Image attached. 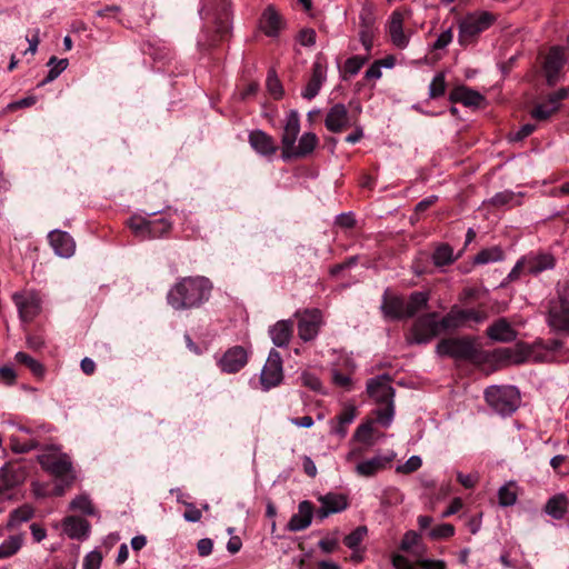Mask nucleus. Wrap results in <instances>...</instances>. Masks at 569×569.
<instances>
[{"label": "nucleus", "instance_id": "obj_19", "mask_svg": "<svg viewBox=\"0 0 569 569\" xmlns=\"http://www.w3.org/2000/svg\"><path fill=\"white\" fill-rule=\"evenodd\" d=\"M319 501L321 507L316 512L319 520H323L329 515L340 512L348 507L346 497L338 493H327L321 496Z\"/></svg>", "mask_w": 569, "mask_h": 569}, {"label": "nucleus", "instance_id": "obj_32", "mask_svg": "<svg viewBox=\"0 0 569 569\" xmlns=\"http://www.w3.org/2000/svg\"><path fill=\"white\" fill-rule=\"evenodd\" d=\"M569 500L566 495L558 493L548 499L545 512L556 520L562 519L568 510Z\"/></svg>", "mask_w": 569, "mask_h": 569}, {"label": "nucleus", "instance_id": "obj_39", "mask_svg": "<svg viewBox=\"0 0 569 569\" xmlns=\"http://www.w3.org/2000/svg\"><path fill=\"white\" fill-rule=\"evenodd\" d=\"M48 66L50 67V70L47 77L40 83V86H43L57 79L60 76V73L67 69L68 59H57V57H51L48 61Z\"/></svg>", "mask_w": 569, "mask_h": 569}, {"label": "nucleus", "instance_id": "obj_14", "mask_svg": "<svg viewBox=\"0 0 569 569\" xmlns=\"http://www.w3.org/2000/svg\"><path fill=\"white\" fill-rule=\"evenodd\" d=\"M248 142L250 147L262 157H272L278 151V146L273 137L260 129L249 132Z\"/></svg>", "mask_w": 569, "mask_h": 569}, {"label": "nucleus", "instance_id": "obj_12", "mask_svg": "<svg viewBox=\"0 0 569 569\" xmlns=\"http://www.w3.org/2000/svg\"><path fill=\"white\" fill-rule=\"evenodd\" d=\"M325 126L333 133L342 132L353 126L347 107L343 103L333 104L327 112Z\"/></svg>", "mask_w": 569, "mask_h": 569}, {"label": "nucleus", "instance_id": "obj_62", "mask_svg": "<svg viewBox=\"0 0 569 569\" xmlns=\"http://www.w3.org/2000/svg\"><path fill=\"white\" fill-rule=\"evenodd\" d=\"M102 561V555L99 551L89 552L83 559V569H99Z\"/></svg>", "mask_w": 569, "mask_h": 569}, {"label": "nucleus", "instance_id": "obj_58", "mask_svg": "<svg viewBox=\"0 0 569 569\" xmlns=\"http://www.w3.org/2000/svg\"><path fill=\"white\" fill-rule=\"evenodd\" d=\"M372 423L367 422L361 426H359L356 430L355 438H357L359 441L370 445L372 439Z\"/></svg>", "mask_w": 569, "mask_h": 569}, {"label": "nucleus", "instance_id": "obj_1", "mask_svg": "<svg viewBox=\"0 0 569 569\" xmlns=\"http://www.w3.org/2000/svg\"><path fill=\"white\" fill-rule=\"evenodd\" d=\"M212 288V282L207 277H182L168 291L167 302L179 311L197 309L209 300Z\"/></svg>", "mask_w": 569, "mask_h": 569}, {"label": "nucleus", "instance_id": "obj_16", "mask_svg": "<svg viewBox=\"0 0 569 569\" xmlns=\"http://www.w3.org/2000/svg\"><path fill=\"white\" fill-rule=\"evenodd\" d=\"M565 64L563 49L553 47L549 50L545 63L543 71L546 74L547 83L553 86L559 79V72Z\"/></svg>", "mask_w": 569, "mask_h": 569}, {"label": "nucleus", "instance_id": "obj_31", "mask_svg": "<svg viewBox=\"0 0 569 569\" xmlns=\"http://www.w3.org/2000/svg\"><path fill=\"white\" fill-rule=\"evenodd\" d=\"M525 270L530 274H538L555 267V259L551 254L541 253L523 258Z\"/></svg>", "mask_w": 569, "mask_h": 569}, {"label": "nucleus", "instance_id": "obj_56", "mask_svg": "<svg viewBox=\"0 0 569 569\" xmlns=\"http://www.w3.org/2000/svg\"><path fill=\"white\" fill-rule=\"evenodd\" d=\"M556 111V107H550L546 101L537 104L532 111L531 117L537 120H547L549 119Z\"/></svg>", "mask_w": 569, "mask_h": 569}, {"label": "nucleus", "instance_id": "obj_52", "mask_svg": "<svg viewBox=\"0 0 569 569\" xmlns=\"http://www.w3.org/2000/svg\"><path fill=\"white\" fill-rule=\"evenodd\" d=\"M499 503L509 507L516 503L517 495L511 485L502 486L498 491Z\"/></svg>", "mask_w": 569, "mask_h": 569}, {"label": "nucleus", "instance_id": "obj_36", "mask_svg": "<svg viewBox=\"0 0 569 569\" xmlns=\"http://www.w3.org/2000/svg\"><path fill=\"white\" fill-rule=\"evenodd\" d=\"M214 23L217 37H219L220 40L224 39L230 31L229 3L226 0L221 1V9L216 17Z\"/></svg>", "mask_w": 569, "mask_h": 569}, {"label": "nucleus", "instance_id": "obj_4", "mask_svg": "<svg viewBox=\"0 0 569 569\" xmlns=\"http://www.w3.org/2000/svg\"><path fill=\"white\" fill-rule=\"evenodd\" d=\"M438 312H429L418 317L406 335L408 345H426L436 338L441 329Z\"/></svg>", "mask_w": 569, "mask_h": 569}, {"label": "nucleus", "instance_id": "obj_8", "mask_svg": "<svg viewBox=\"0 0 569 569\" xmlns=\"http://www.w3.org/2000/svg\"><path fill=\"white\" fill-rule=\"evenodd\" d=\"M12 300L18 309L19 318L22 322H31L40 315L42 300L37 291L22 290L12 295Z\"/></svg>", "mask_w": 569, "mask_h": 569}, {"label": "nucleus", "instance_id": "obj_11", "mask_svg": "<svg viewBox=\"0 0 569 569\" xmlns=\"http://www.w3.org/2000/svg\"><path fill=\"white\" fill-rule=\"evenodd\" d=\"M322 315L319 309H307L300 316L298 322V336L303 341L313 340L320 329Z\"/></svg>", "mask_w": 569, "mask_h": 569}, {"label": "nucleus", "instance_id": "obj_37", "mask_svg": "<svg viewBox=\"0 0 569 569\" xmlns=\"http://www.w3.org/2000/svg\"><path fill=\"white\" fill-rule=\"evenodd\" d=\"M503 259V251L499 247H491L481 250L473 258L475 264H486L489 262H497Z\"/></svg>", "mask_w": 569, "mask_h": 569}, {"label": "nucleus", "instance_id": "obj_47", "mask_svg": "<svg viewBox=\"0 0 569 569\" xmlns=\"http://www.w3.org/2000/svg\"><path fill=\"white\" fill-rule=\"evenodd\" d=\"M360 27H376V7L366 1L359 13Z\"/></svg>", "mask_w": 569, "mask_h": 569}, {"label": "nucleus", "instance_id": "obj_15", "mask_svg": "<svg viewBox=\"0 0 569 569\" xmlns=\"http://www.w3.org/2000/svg\"><path fill=\"white\" fill-rule=\"evenodd\" d=\"M300 132V118L297 110H290L284 120L283 130L281 134L282 154L289 152V150L296 143L298 134Z\"/></svg>", "mask_w": 569, "mask_h": 569}, {"label": "nucleus", "instance_id": "obj_33", "mask_svg": "<svg viewBox=\"0 0 569 569\" xmlns=\"http://www.w3.org/2000/svg\"><path fill=\"white\" fill-rule=\"evenodd\" d=\"M430 296L426 291L412 292L408 300H405L407 318H412L419 311L427 309Z\"/></svg>", "mask_w": 569, "mask_h": 569}, {"label": "nucleus", "instance_id": "obj_21", "mask_svg": "<svg viewBox=\"0 0 569 569\" xmlns=\"http://www.w3.org/2000/svg\"><path fill=\"white\" fill-rule=\"evenodd\" d=\"M313 506L310 501L303 500L298 506V513L292 515L287 529L292 532L307 529L311 525Z\"/></svg>", "mask_w": 569, "mask_h": 569}, {"label": "nucleus", "instance_id": "obj_50", "mask_svg": "<svg viewBox=\"0 0 569 569\" xmlns=\"http://www.w3.org/2000/svg\"><path fill=\"white\" fill-rule=\"evenodd\" d=\"M490 202L496 207H505V206L511 207V206H516V204L520 203V201L517 198V196L515 194V192L509 191V190L496 193L491 198Z\"/></svg>", "mask_w": 569, "mask_h": 569}, {"label": "nucleus", "instance_id": "obj_2", "mask_svg": "<svg viewBox=\"0 0 569 569\" xmlns=\"http://www.w3.org/2000/svg\"><path fill=\"white\" fill-rule=\"evenodd\" d=\"M485 398L497 413L509 416L520 406L519 390L513 386H491L486 389Z\"/></svg>", "mask_w": 569, "mask_h": 569}, {"label": "nucleus", "instance_id": "obj_6", "mask_svg": "<svg viewBox=\"0 0 569 569\" xmlns=\"http://www.w3.org/2000/svg\"><path fill=\"white\" fill-rule=\"evenodd\" d=\"M37 460L44 471L58 479H63L73 472L70 457L60 452L57 446H51L38 455Z\"/></svg>", "mask_w": 569, "mask_h": 569}, {"label": "nucleus", "instance_id": "obj_60", "mask_svg": "<svg viewBox=\"0 0 569 569\" xmlns=\"http://www.w3.org/2000/svg\"><path fill=\"white\" fill-rule=\"evenodd\" d=\"M459 311L465 323L469 320L480 323L487 318L485 312L475 309H459Z\"/></svg>", "mask_w": 569, "mask_h": 569}, {"label": "nucleus", "instance_id": "obj_34", "mask_svg": "<svg viewBox=\"0 0 569 569\" xmlns=\"http://www.w3.org/2000/svg\"><path fill=\"white\" fill-rule=\"evenodd\" d=\"M389 462V459L383 458L381 456H377L369 460L358 463L356 466V471L361 477H372L379 471L383 470Z\"/></svg>", "mask_w": 569, "mask_h": 569}, {"label": "nucleus", "instance_id": "obj_43", "mask_svg": "<svg viewBox=\"0 0 569 569\" xmlns=\"http://www.w3.org/2000/svg\"><path fill=\"white\" fill-rule=\"evenodd\" d=\"M14 358H16L17 362L24 365L27 368H29L30 371L34 376H37V377L43 376V373H44L43 366L38 360L30 357L28 353L19 351L16 353Z\"/></svg>", "mask_w": 569, "mask_h": 569}, {"label": "nucleus", "instance_id": "obj_29", "mask_svg": "<svg viewBox=\"0 0 569 569\" xmlns=\"http://www.w3.org/2000/svg\"><path fill=\"white\" fill-rule=\"evenodd\" d=\"M293 333V323L290 320H280L269 329L272 342L279 347H287Z\"/></svg>", "mask_w": 569, "mask_h": 569}, {"label": "nucleus", "instance_id": "obj_22", "mask_svg": "<svg viewBox=\"0 0 569 569\" xmlns=\"http://www.w3.org/2000/svg\"><path fill=\"white\" fill-rule=\"evenodd\" d=\"M318 143L319 139L313 132H305L300 137L298 144L293 143V147L289 150L288 153L282 154V158L284 160L291 158H305L313 152Z\"/></svg>", "mask_w": 569, "mask_h": 569}, {"label": "nucleus", "instance_id": "obj_13", "mask_svg": "<svg viewBox=\"0 0 569 569\" xmlns=\"http://www.w3.org/2000/svg\"><path fill=\"white\" fill-rule=\"evenodd\" d=\"M248 362V352L241 346L229 348L219 360V367L223 372L236 373Z\"/></svg>", "mask_w": 569, "mask_h": 569}, {"label": "nucleus", "instance_id": "obj_42", "mask_svg": "<svg viewBox=\"0 0 569 569\" xmlns=\"http://www.w3.org/2000/svg\"><path fill=\"white\" fill-rule=\"evenodd\" d=\"M33 517V509L29 506H22L14 509L9 516V527H17L27 522Z\"/></svg>", "mask_w": 569, "mask_h": 569}, {"label": "nucleus", "instance_id": "obj_30", "mask_svg": "<svg viewBox=\"0 0 569 569\" xmlns=\"http://www.w3.org/2000/svg\"><path fill=\"white\" fill-rule=\"evenodd\" d=\"M389 33L392 43L403 49L409 43V38L403 32V17L399 11H393L389 21Z\"/></svg>", "mask_w": 569, "mask_h": 569}, {"label": "nucleus", "instance_id": "obj_20", "mask_svg": "<svg viewBox=\"0 0 569 569\" xmlns=\"http://www.w3.org/2000/svg\"><path fill=\"white\" fill-rule=\"evenodd\" d=\"M48 238L52 249L58 256L69 258L74 253L76 243L68 232L53 230L49 233Z\"/></svg>", "mask_w": 569, "mask_h": 569}, {"label": "nucleus", "instance_id": "obj_44", "mask_svg": "<svg viewBox=\"0 0 569 569\" xmlns=\"http://www.w3.org/2000/svg\"><path fill=\"white\" fill-rule=\"evenodd\" d=\"M70 509L80 511L87 516H94L96 509L89 496L80 495L70 502Z\"/></svg>", "mask_w": 569, "mask_h": 569}, {"label": "nucleus", "instance_id": "obj_45", "mask_svg": "<svg viewBox=\"0 0 569 569\" xmlns=\"http://www.w3.org/2000/svg\"><path fill=\"white\" fill-rule=\"evenodd\" d=\"M368 533L366 526H359L343 538V543L351 550H356Z\"/></svg>", "mask_w": 569, "mask_h": 569}, {"label": "nucleus", "instance_id": "obj_18", "mask_svg": "<svg viewBox=\"0 0 569 569\" xmlns=\"http://www.w3.org/2000/svg\"><path fill=\"white\" fill-rule=\"evenodd\" d=\"M380 310L387 319L400 320L407 318L405 299L400 296H390L388 290L382 296Z\"/></svg>", "mask_w": 569, "mask_h": 569}, {"label": "nucleus", "instance_id": "obj_55", "mask_svg": "<svg viewBox=\"0 0 569 569\" xmlns=\"http://www.w3.org/2000/svg\"><path fill=\"white\" fill-rule=\"evenodd\" d=\"M377 31V27H360L359 40L367 52H370L373 46V38Z\"/></svg>", "mask_w": 569, "mask_h": 569}, {"label": "nucleus", "instance_id": "obj_24", "mask_svg": "<svg viewBox=\"0 0 569 569\" xmlns=\"http://www.w3.org/2000/svg\"><path fill=\"white\" fill-rule=\"evenodd\" d=\"M326 80V67L316 61L312 64V73L310 79L308 80L306 87L301 91L302 98L307 100L313 99L320 91L322 83Z\"/></svg>", "mask_w": 569, "mask_h": 569}, {"label": "nucleus", "instance_id": "obj_54", "mask_svg": "<svg viewBox=\"0 0 569 569\" xmlns=\"http://www.w3.org/2000/svg\"><path fill=\"white\" fill-rule=\"evenodd\" d=\"M267 89L274 99H280L283 94V89L280 80L274 71H270L267 77Z\"/></svg>", "mask_w": 569, "mask_h": 569}, {"label": "nucleus", "instance_id": "obj_38", "mask_svg": "<svg viewBox=\"0 0 569 569\" xmlns=\"http://www.w3.org/2000/svg\"><path fill=\"white\" fill-rule=\"evenodd\" d=\"M171 229V222L166 218L149 220L148 238L156 239L167 234Z\"/></svg>", "mask_w": 569, "mask_h": 569}, {"label": "nucleus", "instance_id": "obj_25", "mask_svg": "<svg viewBox=\"0 0 569 569\" xmlns=\"http://www.w3.org/2000/svg\"><path fill=\"white\" fill-rule=\"evenodd\" d=\"M487 336L498 342H512L517 338V331L506 318H499L487 329Z\"/></svg>", "mask_w": 569, "mask_h": 569}, {"label": "nucleus", "instance_id": "obj_49", "mask_svg": "<svg viewBox=\"0 0 569 569\" xmlns=\"http://www.w3.org/2000/svg\"><path fill=\"white\" fill-rule=\"evenodd\" d=\"M446 76L445 72H438L430 86H429V98L437 99L445 94L446 92Z\"/></svg>", "mask_w": 569, "mask_h": 569}, {"label": "nucleus", "instance_id": "obj_53", "mask_svg": "<svg viewBox=\"0 0 569 569\" xmlns=\"http://www.w3.org/2000/svg\"><path fill=\"white\" fill-rule=\"evenodd\" d=\"M455 535V527L450 523H441L429 531V537L435 540L447 539Z\"/></svg>", "mask_w": 569, "mask_h": 569}, {"label": "nucleus", "instance_id": "obj_51", "mask_svg": "<svg viewBox=\"0 0 569 569\" xmlns=\"http://www.w3.org/2000/svg\"><path fill=\"white\" fill-rule=\"evenodd\" d=\"M395 415L393 403L379 405L376 410L377 421L383 427H389Z\"/></svg>", "mask_w": 569, "mask_h": 569}, {"label": "nucleus", "instance_id": "obj_63", "mask_svg": "<svg viewBox=\"0 0 569 569\" xmlns=\"http://www.w3.org/2000/svg\"><path fill=\"white\" fill-rule=\"evenodd\" d=\"M365 62H366L365 58H361L359 56L351 57V58L347 59V61L345 63V70H346V72H348L350 74H357L360 71V69L362 68V66L365 64Z\"/></svg>", "mask_w": 569, "mask_h": 569}, {"label": "nucleus", "instance_id": "obj_48", "mask_svg": "<svg viewBox=\"0 0 569 569\" xmlns=\"http://www.w3.org/2000/svg\"><path fill=\"white\" fill-rule=\"evenodd\" d=\"M128 226L137 237H140L141 239L148 238V219L140 216H133L129 219Z\"/></svg>", "mask_w": 569, "mask_h": 569}, {"label": "nucleus", "instance_id": "obj_27", "mask_svg": "<svg viewBox=\"0 0 569 569\" xmlns=\"http://www.w3.org/2000/svg\"><path fill=\"white\" fill-rule=\"evenodd\" d=\"M283 27L281 16L272 6L264 9L260 19V29L268 37H277Z\"/></svg>", "mask_w": 569, "mask_h": 569}, {"label": "nucleus", "instance_id": "obj_46", "mask_svg": "<svg viewBox=\"0 0 569 569\" xmlns=\"http://www.w3.org/2000/svg\"><path fill=\"white\" fill-rule=\"evenodd\" d=\"M22 546L19 536H11L0 545V559L13 556Z\"/></svg>", "mask_w": 569, "mask_h": 569}, {"label": "nucleus", "instance_id": "obj_61", "mask_svg": "<svg viewBox=\"0 0 569 569\" xmlns=\"http://www.w3.org/2000/svg\"><path fill=\"white\" fill-rule=\"evenodd\" d=\"M457 480L466 489H472L479 481V475H478V472L465 475V473L458 471Z\"/></svg>", "mask_w": 569, "mask_h": 569}, {"label": "nucleus", "instance_id": "obj_35", "mask_svg": "<svg viewBox=\"0 0 569 569\" xmlns=\"http://www.w3.org/2000/svg\"><path fill=\"white\" fill-rule=\"evenodd\" d=\"M453 253V248L448 243H439L436 246L431 260L437 268H442L452 264L457 260Z\"/></svg>", "mask_w": 569, "mask_h": 569}, {"label": "nucleus", "instance_id": "obj_7", "mask_svg": "<svg viewBox=\"0 0 569 569\" xmlns=\"http://www.w3.org/2000/svg\"><path fill=\"white\" fill-rule=\"evenodd\" d=\"M547 323L552 331L569 337V299L562 295L548 305Z\"/></svg>", "mask_w": 569, "mask_h": 569}, {"label": "nucleus", "instance_id": "obj_17", "mask_svg": "<svg viewBox=\"0 0 569 569\" xmlns=\"http://www.w3.org/2000/svg\"><path fill=\"white\" fill-rule=\"evenodd\" d=\"M27 478L26 468L19 462H8L1 468V489H12L21 485Z\"/></svg>", "mask_w": 569, "mask_h": 569}, {"label": "nucleus", "instance_id": "obj_64", "mask_svg": "<svg viewBox=\"0 0 569 569\" xmlns=\"http://www.w3.org/2000/svg\"><path fill=\"white\" fill-rule=\"evenodd\" d=\"M452 38H453L452 28H448L447 30H445L443 32H441L438 36L437 40L432 44V49L440 50V49L446 48L452 41Z\"/></svg>", "mask_w": 569, "mask_h": 569}, {"label": "nucleus", "instance_id": "obj_59", "mask_svg": "<svg viewBox=\"0 0 569 569\" xmlns=\"http://www.w3.org/2000/svg\"><path fill=\"white\" fill-rule=\"evenodd\" d=\"M300 379H301V383L309 388L310 390L312 391H317V392H320L321 391V381L320 379L310 373V372H302L301 376H300Z\"/></svg>", "mask_w": 569, "mask_h": 569}, {"label": "nucleus", "instance_id": "obj_26", "mask_svg": "<svg viewBox=\"0 0 569 569\" xmlns=\"http://www.w3.org/2000/svg\"><path fill=\"white\" fill-rule=\"evenodd\" d=\"M392 566L396 569H447L443 560L419 559L416 563H411L401 555L392 557Z\"/></svg>", "mask_w": 569, "mask_h": 569}, {"label": "nucleus", "instance_id": "obj_28", "mask_svg": "<svg viewBox=\"0 0 569 569\" xmlns=\"http://www.w3.org/2000/svg\"><path fill=\"white\" fill-rule=\"evenodd\" d=\"M449 99L451 102H460L466 107H479L485 100L478 91L465 86L456 87L451 90Z\"/></svg>", "mask_w": 569, "mask_h": 569}, {"label": "nucleus", "instance_id": "obj_5", "mask_svg": "<svg viewBox=\"0 0 569 569\" xmlns=\"http://www.w3.org/2000/svg\"><path fill=\"white\" fill-rule=\"evenodd\" d=\"M436 352L440 357L459 360H475L479 353L475 341L468 337L441 339L436 347Z\"/></svg>", "mask_w": 569, "mask_h": 569}, {"label": "nucleus", "instance_id": "obj_3", "mask_svg": "<svg viewBox=\"0 0 569 569\" xmlns=\"http://www.w3.org/2000/svg\"><path fill=\"white\" fill-rule=\"evenodd\" d=\"M495 20L496 17L488 11L468 14L459 23V44L467 47L475 42L481 32L489 29L493 24Z\"/></svg>", "mask_w": 569, "mask_h": 569}, {"label": "nucleus", "instance_id": "obj_23", "mask_svg": "<svg viewBox=\"0 0 569 569\" xmlns=\"http://www.w3.org/2000/svg\"><path fill=\"white\" fill-rule=\"evenodd\" d=\"M63 531L71 538L77 540H84L89 537L91 526L88 520L77 517L69 516L63 520Z\"/></svg>", "mask_w": 569, "mask_h": 569}, {"label": "nucleus", "instance_id": "obj_9", "mask_svg": "<svg viewBox=\"0 0 569 569\" xmlns=\"http://www.w3.org/2000/svg\"><path fill=\"white\" fill-rule=\"evenodd\" d=\"M283 379L282 359L276 349H271L260 375L263 390H269L281 383Z\"/></svg>", "mask_w": 569, "mask_h": 569}, {"label": "nucleus", "instance_id": "obj_41", "mask_svg": "<svg viewBox=\"0 0 569 569\" xmlns=\"http://www.w3.org/2000/svg\"><path fill=\"white\" fill-rule=\"evenodd\" d=\"M441 330L457 329L465 325L459 308L453 307L442 319L439 321Z\"/></svg>", "mask_w": 569, "mask_h": 569}, {"label": "nucleus", "instance_id": "obj_10", "mask_svg": "<svg viewBox=\"0 0 569 569\" xmlns=\"http://www.w3.org/2000/svg\"><path fill=\"white\" fill-rule=\"evenodd\" d=\"M367 392L378 405L393 403L395 389L388 375L370 379L367 382Z\"/></svg>", "mask_w": 569, "mask_h": 569}, {"label": "nucleus", "instance_id": "obj_40", "mask_svg": "<svg viewBox=\"0 0 569 569\" xmlns=\"http://www.w3.org/2000/svg\"><path fill=\"white\" fill-rule=\"evenodd\" d=\"M400 548L403 551L419 556L422 552L419 535L415 531H408L401 540Z\"/></svg>", "mask_w": 569, "mask_h": 569}, {"label": "nucleus", "instance_id": "obj_57", "mask_svg": "<svg viewBox=\"0 0 569 569\" xmlns=\"http://www.w3.org/2000/svg\"><path fill=\"white\" fill-rule=\"evenodd\" d=\"M422 465V460L419 456H411L403 465L397 467L399 473H411L417 471Z\"/></svg>", "mask_w": 569, "mask_h": 569}]
</instances>
